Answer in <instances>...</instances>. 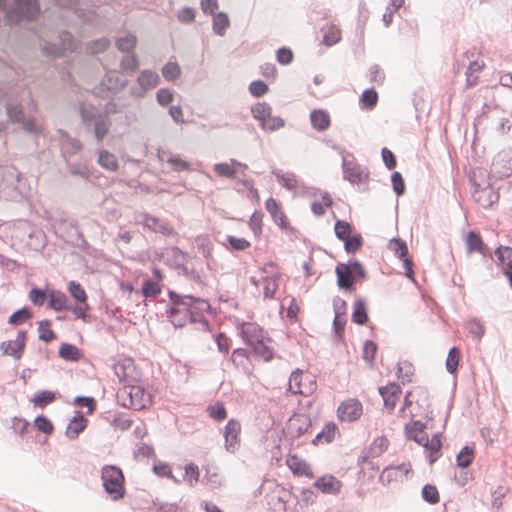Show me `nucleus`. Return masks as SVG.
Wrapping results in <instances>:
<instances>
[{
  "instance_id": "obj_9",
  "label": "nucleus",
  "mask_w": 512,
  "mask_h": 512,
  "mask_svg": "<svg viewBox=\"0 0 512 512\" xmlns=\"http://www.w3.org/2000/svg\"><path fill=\"white\" fill-rule=\"evenodd\" d=\"M312 426L311 418L304 413H295L287 421L286 434L290 438H299L309 432Z\"/></svg>"
},
{
  "instance_id": "obj_4",
  "label": "nucleus",
  "mask_w": 512,
  "mask_h": 512,
  "mask_svg": "<svg viewBox=\"0 0 512 512\" xmlns=\"http://www.w3.org/2000/svg\"><path fill=\"white\" fill-rule=\"evenodd\" d=\"M101 479L105 492L113 501L122 499L125 495L124 475L115 465H105L101 470Z\"/></svg>"
},
{
  "instance_id": "obj_30",
  "label": "nucleus",
  "mask_w": 512,
  "mask_h": 512,
  "mask_svg": "<svg viewBox=\"0 0 512 512\" xmlns=\"http://www.w3.org/2000/svg\"><path fill=\"white\" fill-rule=\"evenodd\" d=\"M97 163L105 170L114 172L118 169L117 157L108 150H100L98 153Z\"/></svg>"
},
{
  "instance_id": "obj_42",
  "label": "nucleus",
  "mask_w": 512,
  "mask_h": 512,
  "mask_svg": "<svg viewBox=\"0 0 512 512\" xmlns=\"http://www.w3.org/2000/svg\"><path fill=\"white\" fill-rule=\"evenodd\" d=\"M377 102L378 94L373 88L364 90L359 100L361 108L367 110L373 109Z\"/></svg>"
},
{
  "instance_id": "obj_52",
  "label": "nucleus",
  "mask_w": 512,
  "mask_h": 512,
  "mask_svg": "<svg viewBox=\"0 0 512 512\" xmlns=\"http://www.w3.org/2000/svg\"><path fill=\"white\" fill-rule=\"evenodd\" d=\"M459 359H460V351L456 347H452L447 355L446 358V370L453 374L457 371L458 365H459Z\"/></svg>"
},
{
  "instance_id": "obj_58",
  "label": "nucleus",
  "mask_w": 512,
  "mask_h": 512,
  "mask_svg": "<svg viewBox=\"0 0 512 512\" xmlns=\"http://www.w3.org/2000/svg\"><path fill=\"white\" fill-rule=\"evenodd\" d=\"M50 325V320L45 319L40 321L38 326L39 339L46 343L51 342L55 338V333L50 329Z\"/></svg>"
},
{
  "instance_id": "obj_33",
  "label": "nucleus",
  "mask_w": 512,
  "mask_h": 512,
  "mask_svg": "<svg viewBox=\"0 0 512 512\" xmlns=\"http://www.w3.org/2000/svg\"><path fill=\"white\" fill-rule=\"evenodd\" d=\"M352 321L359 325H364L368 321L366 301L363 298H358L354 302Z\"/></svg>"
},
{
  "instance_id": "obj_49",
  "label": "nucleus",
  "mask_w": 512,
  "mask_h": 512,
  "mask_svg": "<svg viewBox=\"0 0 512 512\" xmlns=\"http://www.w3.org/2000/svg\"><path fill=\"white\" fill-rule=\"evenodd\" d=\"M474 450L471 446H464L461 451L457 454L456 461L457 466L461 468H467L473 461Z\"/></svg>"
},
{
  "instance_id": "obj_44",
  "label": "nucleus",
  "mask_w": 512,
  "mask_h": 512,
  "mask_svg": "<svg viewBox=\"0 0 512 512\" xmlns=\"http://www.w3.org/2000/svg\"><path fill=\"white\" fill-rule=\"evenodd\" d=\"M426 425L419 420L411 421L405 425L404 431L407 439L413 440V435L416 438H420L421 435H427L424 432Z\"/></svg>"
},
{
  "instance_id": "obj_62",
  "label": "nucleus",
  "mask_w": 512,
  "mask_h": 512,
  "mask_svg": "<svg viewBox=\"0 0 512 512\" xmlns=\"http://www.w3.org/2000/svg\"><path fill=\"white\" fill-rule=\"evenodd\" d=\"M68 291L71 296L80 303H85L87 295L83 287L76 281H70L68 284Z\"/></svg>"
},
{
  "instance_id": "obj_23",
  "label": "nucleus",
  "mask_w": 512,
  "mask_h": 512,
  "mask_svg": "<svg viewBox=\"0 0 512 512\" xmlns=\"http://www.w3.org/2000/svg\"><path fill=\"white\" fill-rule=\"evenodd\" d=\"M127 83V79L123 78L117 70L106 71L101 81L102 86L113 93L121 91Z\"/></svg>"
},
{
  "instance_id": "obj_15",
  "label": "nucleus",
  "mask_w": 512,
  "mask_h": 512,
  "mask_svg": "<svg viewBox=\"0 0 512 512\" xmlns=\"http://www.w3.org/2000/svg\"><path fill=\"white\" fill-rule=\"evenodd\" d=\"M59 144L63 158L69 160L82 149V143L77 138L71 137L66 131L58 130Z\"/></svg>"
},
{
  "instance_id": "obj_1",
  "label": "nucleus",
  "mask_w": 512,
  "mask_h": 512,
  "mask_svg": "<svg viewBox=\"0 0 512 512\" xmlns=\"http://www.w3.org/2000/svg\"><path fill=\"white\" fill-rule=\"evenodd\" d=\"M29 187L20 172L13 166L0 167V197L20 201L27 196Z\"/></svg>"
},
{
  "instance_id": "obj_46",
  "label": "nucleus",
  "mask_w": 512,
  "mask_h": 512,
  "mask_svg": "<svg viewBox=\"0 0 512 512\" xmlns=\"http://www.w3.org/2000/svg\"><path fill=\"white\" fill-rule=\"evenodd\" d=\"M66 166L69 170V173L73 176L80 177L82 179H88L90 176V170L86 164L82 162H70L66 160Z\"/></svg>"
},
{
  "instance_id": "obj_34",
  "label": "nucleus",
  "mask_w": 512,
  "mask_h": 512,
  "mask_svg": "<svg viewBox=\"0 0 512 512\" xmlns=\"http://www.w3.org/2000/svg\"><path fill=\"white\" fill-rule=\"evenodd\" d=\"M336 431L337 426L333 422H329L322 428L321 431L316 434L312 440V443L314 445H318L320 443H330L335 438Z\"/></svg>"
},
{
  "instance_id": "obj_57",
  "label": "nucleus",
  "mask_w": 512,
  "mask_h": 512,
  "mask_svg": "<svg viewBox=\"0 0 512 512\" xmlns=\"http://www.w3.org/2000/svg\"><path fill=\"white\" fill-rule=\"evenodd\" d=\"M6 113L8 120L12 123L20 124L26 118L22 108L19 105L7 104Z\"/></svg>"
},
{
  "instance_id": "obj_61",
  "label": "nucleus",
  "mask_w": 512,
  "mask_h": 512,
  "mask_svg": "<svg viewBox=\"0 0 512 512\" xmlns=\"http://www.w3.org/2000/svg\"><path fill=\"white\" fill-rule=\"evenodd\" d=\"M169 255L175 267L180 268L186 263L189 258L188 254L182 251L179 247L173 246L169 250Z\"/></svg>"
},
{
  "instance_id": "obj_39",
  "label": "nucleus",
  "mask_w": 512,
  "mask_h": 512,
  "mask_svg": "<svg viewBox=\"0 0 512 512\" xmlns=\"http://www.w3.org/2000/svg\"><path fill=\"white\" fill-rule=\"evenodd\" d=\"M229 25L230 21L226 13L219 12L214 15L212 29L216 35L224 36Z\"/></svg>"
},
{
  "instance_id": "obj_6",
  "label": "nucleus",
  "mask_w": 512,
  "mask_h": 512,
  "mask_svg": "<svg viewBox=\"0 0 512 512\" xmlns=\"http://www.w3.org/2000/svg\"><path fill=\"white\" fill-rule=\"evenodd\" d=\"M39 11L38 0H14V8L6 13V18L10 24H16L23 19H34Z\"/></svg>"
},
{
  "instance_id": "obj_47",
  "label": "nucleus",
  "mask_w": 512,
  "mask_h": 512,
  "mask_svg": "<svg viewBox=\"0 0 512 512\" xmlns=\"http://www.w3.org/2000/svg\"><path fill=\"white\" fill-rule=\"evenodd\" d=\"M137 44V37L133 34H127L125 36L116 39L115 45L121 52L132 51Z\"/></svg>"
},
{
  "instance_id": "obj_20",
  "label": "nucleus",
  "mask_w": 512,
  "mask_h": 512,
  "mask_svg": "<svg viewBox=\"0 0 512 512\" xmlns=\"http://www.w3.org/2000/svg\"><path fill=\"white\" fill-rule=\"evenodd\" d=\"M413 441L429 451L428 460L430 464H433L438 459V452L442 445L439 433L434 434L431 439L428 438V435H421L419 439L413 435Z\"/></svg>"
},
{
  "instance_id": "obj_41",
  "label": "nucleus",
  "mask_w": 512,
  "mask_h": 512,
  "mask_svg": "<svg viewBox=\"0 0 512 512\" xmlns=\"http://www.w3.org/2000/svg\"><path fill=\"white\" fill-rule=\"evenodd\" d=\"M139 59L134 53H129L122 57L120 61V69L127 74L134 73L139 68Z\"/></svg>"
},
{
  "instance_id": "obj_43",
  "label": "nucleus",
  "mask_w": 512,
  "mask_h": 512,
  "mask_svg": "<svg viewBox=\"0 0 512 512\" xmlns=\"http://www.w3.org/2000/svg\"><path fill=\"white\" fill-rule=\"evenodd\" d=\"M110 46V40L106 37L94 39L86 44V52L94 55L99 54L108 49Z\"/></svg>"
},
{
  "instance_id": "obj_16",
  "label": "nucleus",
  "mask_w": 512,
  "mask_h": 512,
  "mask_svg": "<svg viewBox=\"0 0 512 512\" xmlns=\"http://www.w3.org/2000/svg\"><path fill=\"white\" fill-rule=\"evenodd\" d=\"M472 197L475 202L484 208L491 207L499 199V194L493 190L490 185L481 187L479 184L474 183V190Z\"/></svg>"
},
{
  "instance_id": "obj_64",
  "label": "nucleus",
  "mask_w": 512,
  "mask_h": 512,
  "mask_svg": "<svg viewBox=\"0 0 512 512\" xmlns=\"http://www.w3.org/2000/svg\"><path fill=\"white\" fill-rule=\"evenodd\" d=\"M498 260L512 269V248L509 246H500L495 250Z\"/></svg>"
},
{
  "instance_id": "obj_40",
  "label": "nucleus",
  "mask_w": 512,
  "mask_h": 512,
  "mask_svg": "<svg viewBox=\"0 0 512 512\" xmlns=\"http://www.w3.org/2000/svg\"><path fill=\"white\" fill-rule=\"evenodd\" d=\"M251 113L253 117L260 122L261 127L262 123L265 122L267 118L270 117L272 113V108L268 103L261 102L251 107Z\"/></svg>"
},
{
  "instance_id": "obj_55",
  "label": "nucleus",
  "mask_w": 512,
  "mask_h": 512,
  "mask_svg": "<svg viewBox=\"0 0 512 512\" xmlns=\"http://www.w3.org/2000/svg\"><path fill=\"white\" fill-rule=\"evenodd\" d=\"M251 347L253 352L262 357L265 361H270L273 358V349L264 343V339L253 344Z\"/></svg>"
},
{
  "instance_id": "obj_36",
  "label": "nucleus",
  "mask_w": 512,
  "mask_h": 512,
  "mask_svg": "<svg viewBox=\"0 0 512 512\" xmlns=\"http://www.w3.org/2000/svg\"><path fill=\"white\" fill-rule=\"evenodd\" d=\"M58 354L62 359L72 362L80 360L83 355L78 347L70 343H62L59 347Z\"/></svg>"
},
{
  "instance_id": "obj_56",
  "label": "nucleus",
  "mask_w": 512,
  "mask_h": 512,
  "mask_svg": "<svg viewBox=\"0 0 512 512\" xmlns=\"http://www.w3.org/2000/svg\"><path fill=\"white\" fill-rule=\"evenodd\" d=\"M166 161L171 166L173 171L181 172L190 170V164L187 161L181 159L178 155L169 153Z\"/></svg>"
},
{
  "instance_id": "obj_17",
  "label": "nucleus",
  "mask_w": 512,
  "mask_h": 512,
  "mask_svg": "<svg viewBox=\"0 0 512 512\" xmlns=\"http://www.w3.org/2000/svg\"><path fill=\"white\" fill-rule=\"evenodd\" d=\"M476 55H478L476 48L468 50L463 54V57L469 61V65L465 73L468 87L476 85L478 77L474 76V74L480 72L485 66L482 60L473 59Z\"/></svg>"
},
{
  "instance_id": "obj_19",
  "label": "nucleus",
  "mask_w": 512,
  "mask_h": 512,
  "mask_svg": "<svg viewBox=\"0 0 512 512\" xmlns=\"http://www.w3.org/2000/svg\"><path fill=\"white\" fill-rule=\"evenodd\" d=\"M390 248L394 251L395 255L403 261L406 276L412 279L414 274L412 269L413 262L408 258V248L406 243L399 238H393L390 241Z\"/></svg>"
},
{
  "instance_id": "obj_21",
  "label": "nucleus",
  "mask_w": 512,
  "mask_h": 512,
  "mask_svg": "<svg viewBox=\"0 0 512 512\" xmlns=\"http://www.w3.org/2000/svg\"><path fill=\"white\" fill-rule=\"evenodd\" d=\"M342 169L344 179L349 181L351 184H359L362 182L364 170L361 165L354 161L353 158L352 160H348L343 156Z\"/></svg>"
},
{
  "instance_id": "obj_12",
  "label": "nucleus",
  "mask_w": 512,
  "mask_h": 512,
  "mask_svg": "<svg viewBox=\"0 0 512 512\" xmlns=\"http://www.w3.org/2000/svg\"><path fill=\"white\" fill-rule=\"evenodd\" d=\"M362 413V404L355 398H350L341 402L337 409L339 419L347 422H354L358 420Z\"/></svg>"
},
{
  "instance_id": "obj_27",
  "label": "nucleus",
  "mask_w": 512,
  "mask_h": 512,
  "mask_svg": "<svg viewBox=\"0 0 512 512\" xmlns=\"http://www.w3.org/2000/svg\"><path fill=\"white\" fill-rule=\"evenodd\" d=\"M335 273L337 276V284L340 288L345 289L347 291L354 290L355 278L347 270V267L344 266V263H339L336 266Z\"/></svg>"
},
{
  "instance_id": "obj_51",
  "label": "nucleus",
  "mask_w": 512,
  "mask_h": 512,
  "mask_svg": "<svg viewBox=\"0 0 512 512\" xmlns=\"http://www.w3.org/2000/svg\"><path fill=\"white\" fill-rule=\"evenodd\" d=\"M421 495L423 500L429 504H436L440 500L437 487L431 484H426L423 486Z\"/></svg>"
},
{
  "instance_id": "obj_38",
  "label": "nucleus",
  "mask_w": 512,
  "mask_h": 512,
  "mask_svg": "<svg viewBox=\"0 0 512 512\" xmlns=\"http://www.w3.org/2000/svg\"><path fill=\"white\" fill-rule=\"evenodd\" d=\"M321 31L324 33L322 42L327 47L335 45L341 39L340 30L333 24L322 27Z\"/></svg>"
},
{
  "instance_id": "obj_11",
  "label": "nucleus",
  "mask_w": 512,
  "mask_h": 512,
  "mask_svg": "<svg viewBox=\"0 0 512 512\" xmlns=\"http://www.w3.org/2000/svg\"><path fill=\"white\" fill-rule=\"evenodd\" d=\"M185 298L189 300L191 308V323H201L208 329L209 321L204 317L203 313L210 310L211 306L209 302L203 298H197L189 294H185Z\"/></svg>"
},
{
  "instance_id": "obj_45",
  "label": "nucleus",
  "mask_w": 512,
  "mask_h": 512,
  "mask_svg": "<svg viewBox=\"0 0 512 512\" xmlns=\"http://www.w3.org/2000/svg\"><path fill=\"white\" fill-rule=\"evenodd\" d=\"M466 244L468 252L483 253L484 243L481 236L474 231H470L466 237Z\"/></svg>"
},
{
  "instance_id": "obj_13",
  "label": "nucleus",
  "mask_w": 512,
  "mask_h": 512,
  "mask_svg": "<svg viewBox=\"0 0 512 512\" xmlns=\"http://www.w3.org/2000/svg\"><path fill=\"white\" fill-rule=\"evenodd\" d=\"M491 172L498 178L512 175V151H502L493 159Z\"/></svg>"
},
{
  "instance_id": "obj_10",
  "label": "nucleus",
  "mask_w": 512,
  "mask_h": 512,
  "mask_svg": "<svg viewBox=\"0 0 512 512\" xmlns=\"http://www.w3.org/2000/svg\"><path fill=\"white\" fill-rule=\"evenodd\" d=\"M27 331L19 330L15 340L3 341L0 344V351L3 355L11 356L20 360L26 347Z\"/></svg>"
},
{
  "instance_id": "obj_18",
  "label": "nucleus",
  "mask_w": 512,
  "mask_h": 512,
  "mask_svg": "<svg viewBox=\"0 0 512 512\" xmlns=\"http://www.w3.org/2000/svg\"><path fill=\"white\" fill-rule=\"evenodd\" d=\"M129 404L123 403V406L130 407L136 411L144 409L150 402L149 395L141 386H131L127 392Z\"/></svg>"
},
{
  "instance_id": "obj_50",
  "label": "nucleus",
  "mask_w": 512,
  "mask_h": 512,
  "mask_svg": "<svg viewBox=\"0 0 512 512\" xmlns=\"http://www.w3.org/2000/svg\"><path fill=\"white\" fill-rule=\"evenodd\" d=\"M162 75L167 81H175L181 75V69L176 62H168L162 67Z\"/></svg>"
},
{
  "instance_id": "obj_32",
  "label": "nucleus",
  "mask_w": 512,
  "mask_h": 512,
  "mask_svg": "<svg viewBox=\"0 0 512 512\" xmlns=\"http://www.w3.org/2000/svg\"><path fill=\"white\" fill-rule=\"evenodd\" d=\"M68 298L65 293L58 290H51L49 292V308L55 311H63L68 309Z\"/></svg>"
},
{
  "instance_id": "obj_63",
  "label": "nucleus",
  "mask_w": 512,
  "mask_h": 512,
  "mask_svg": "<svg viewBox=\"0 0 512 512\" xmlns=\"http://www.w3.org/2000/svg\"><path fill=\"white\" fill-rule=\"evenodd\" d=\"M389 441L386 437L376 438L370 447V455L372 457L380 456L384 451L387 450Z\"/></svg>"
},
{
  "instance_id": "obj_59",
  "label": "nucleus",
  "mask_w": 512,
  "mask_h": 512,
  "mask_svg": "<svg viewBox=\"0 0 512 512\" xmlns=\"http://www.w3.org/2000/svg\"><path fill=\"white\" fill-rule=\"evenodd\" d=\"M55 400V393L47 390L39 391L35 394L33 398V402L35 406L45 407L46 405L52 403Z\"/></svg>"
},
{
  "instance_id": "obj_35",
  "label": "nucleus",
  "mask_w": 512,
  "mask_h": 512,
  "mask_svg": "<svg viewBox=\"0 0 512 512\" xmlns=\"http://www.w3.org/2000/svg\"><path fill=\"white\" fill-rule=\"evenodd\" d=\"M317 192H319L321 195L322 203L314 201L311 204V211L315 216L321 217L325 214V207L332 206L333 200L331 195L327 191L321 192L320 190H316V192H314L313 195H317Z\"/></svg>"
},
{
  "instance_id": "obj_14",
  "label": "nucleus",
  "mask_w": 512,
  "mask_h": 512,
  "mask_svg": "<svg viewBox=\"0 0 512 512\" xmlns=\"http://www.w3.org/2000/svg\"><path fill=\"white\" fill-rule=\"evenodd\" d=\"M265 207H266V210L271 215L275 224H277L281 230L285 231L286 233L294 232V228H292L289 225L287 217L282 212L280 205L276 199H274L273 197L268 198L266 200Z\"/></svg>"
},
{
  "instance_id": "obj_53",
  "label": "nucleus",
  "mask_w": 512,
  "mask_h": 512,
  "mask_svg": "<svg viewBox=\"0 0 512 512\" xmlns=\"http://www.w3.org/2000/svg\"><path fill=\"white\" fill-rule=\"evenodd\" d=\"M32 314L27 307H22L10 315L8 323L11 325H21L31 318Z\"/></svg>"
},
{
  "instance_id": "obj_5",
  "label": "nucleus",
  "mask_w": 512,
  "mask_h": 512,
  "mask_svg": "<svg viewBox=\"0 0 512 512\" xmlns=\"http://www.w3.org/2000/svg\"><path fill=\"white\" fill-rule=\"evenodd\" d=\"M39 37L43 41V44H41L42 53L53 58L61 57L67 50L74 52L78 47L72 34L66 30H62L58 33L57 38L59 40V44L46 41L42 34H40Z\"/></svg>"
},
{
  "instance_id": "obj_37",
  "label": "nucleus",
  "mask_w": 512,
  "mask_h": 512,
  "mask_svg": "<svg viewBox=\"0 0 512 512\" xmlns=\"http://www.w3.org/2000/svg\"><path fill=\"white\" fill-rule=\"evenodd\" d=\"M412 471L411 464L409 462L407 463H401L396 466H388L386 467L382 474L381 478H383L385 475L387 476L388 481H391L393 479H397L398 474L407 476Z\"/></svg>"
},
{
  "instance_id": "obj_24",
  "label": "nucleus",
  "mask_w": 512,
  "mask_h": 512,
  "mask_svg": "<svg viewBox=\"0 0 512 512\" xmlns=\"http://www.w3.org/2000/svg\"><path fill=\"white\" fill-rule=\"evenodd\" d=\"M314 486L323 493L337 494L340 492L342 482L332 475H325L318 478Z\"/></svg>"
},
{
  "instance_id": "obj_60",
  "label": "nucleus",
  "mask_w": 512,
  "mask_h": 512,
  "mask_svg": "<svg viewBox=\"0 0 512 512\" xmlns=\"http://www.w3.org/2000/svg\"><path fill=\"white\" fill-rule=\"evenodd\" d=\"M344 249L347 253H355L363 245V238L360 234L349 236L344 241Z\"/></svg>"
},
{
  "instance_id": "obj_26",
  "label": "nucleus",
  "mask_w": 512,
  "mask_h": 512,
  "mask_svg": "<svg viewBox=\"0 0 512 512\" xmlns=\"http://www.w3.org/2000/svg\"><path fill=\"white\" fill-rule=\"evenodd\" d=\"M241 336L249 346L264 339L262 328L253 323H244L242 325Z\"/></svg>"
},
{
  "instance_id": "obj_2",
  "label": "nucleus",
  "mask_w": 512,
  "mask_h": 512,
  "mask_svg": "<svg viewBox=\"0 0 512 512\" xmlns=\"http://www.w3.org/2000/svg\"><path fill=\"white\" fill-rule=\"evenodd\" d=\"M100 112L91 104L81 103L79 107L80 117L87 131H92L97 143L100 144L107 136L112 126V121L108 113Z\"/></svg>"
},
{
  "instance_id": "obj_3",
  "label": "nucleus",
  "mask_w": 512,
  "mask_h": 512,
  "mask_svg": "<svg viewBox=\"0 0 512 512\" xmlns=\"http://www.w3.org/2000/svg\"><path fill=\"white\" fill-rule=\"evenodd\" d=\"M169 304L166 310L167 318L177 328L184 327L188 322L191 323V308L189 300L185 294H178L175 291L168 290Z\"/></svg>"
},
{
  "instance_id": "obj_31",
  "label": "nucleus",
  "mask_w": 512,
  "mask_h": 512,
  "mask_svg": "<svg viewBox=\"0 0 512 512\" xmlns=\"http://www.w3.org/2000/svg\"><path fill=\"white\" fill-rule=\"evenodd\" d=\"M272 174L275 176L278 183L291 191L297 188L298 179L297 176L293 172H282L281 170H273Z\"/></svg>"
},
{
  "instance_id": "obj_25",
  "label": "nucleus",
  "mask_w": 512,
  "mask_h": 512,
  "mask_svg": "<svg viewBox=\"0 0 512 512\" xmlns=\"http://www.w3.org/2000/svg\"><path fill=\"white\" fill-rule=\"evenodd\" d=\"M379 393L383 398L386 408L393 410L396 406L398 396L401 394V388L398 384L392 383L379 388Z\"/></svg>"
},
{
  "instance_id": "obj_8",
  "label": "nucleus",
  "mask_w": 512,
  "mask_h": 512,
  "mask_svg": "<svg viewBox=\"0 0 512 512\" xmlns=\"http://www.w3.org/2000/svg\"><path fill=\"white\" fill-rule=\"evenodd\" d=\"M135 222L154 233H160L166 237L176 236L177 234L167 220L157 218L146 212L136 213Z\"/></svg>"
},
{
  "instance_id": "obj_29",
  "label": "nucleus",
  "mask_w": 512,
  "mask_h": 512,
  "mask_svg": "<svg viewBox=\"0 0 512 512\" xmlns=\"http://www.w3.org/2000/svg\"><path fill=\"white\" fill-rule=\"evenodd\" d=\"M311 125L317 131H325L330 126V116L324 110H313L310 114Z\"/></svg>"
},
{
  "instance_id": "obj_7",
  "label": "nucleus",
  "mask_w": 512,
  "mask_h": 512,
  "mask_svg": "<svg viewBox=\"0 0 512 512\" xmlns=\"http://www.w3.org/2000/svg\"><path fill=\"white\" fill-rule=\"evenodd\" d=\"M160 84V76L151 69L140 71L136 79V85L130 87L129 94L135 99H142L147 92L156 88Z\"/></svg>"
},
{
  "instance_id": "obj_28",
  "label": "nucleus",
  "mask_w": 512,
  "mask_h": 512,
  "mask_svg": "<svg viewBox=\"0 0 512 512\" xmlns=\"http://www.w3.org/2000/svg\"><path fill=\"white\" fill-rule=\"evenodd\" d=\"M87 419L81 414L77 412V416H75L66 428V436L70 439H76L79 434L86 428Z\"/></svg>"
},
{
  "instance_id": "obj_22",
  "label": "nucleus",
  "mask_w": 512,
  "mask_h": 512,
  "mask_svg": "<svg viewBox=\"0 0 512 512\" xmlns=\"http://www.w3.org/2000/svg\"><path fill=\"white\" fill-rule=\"evenodd\" d=\"M240 423L231 419L224 428L225 447L228 451H235L239 446Z\"/></svg>"
},
{
  "instance_id": "obj_54",
  "label": "nucleus",
  "mask_w": 512,
  "mask_h": 512,
  "mask_svg": "<svg viewBox=\"0 0 512 512\" xmlns=\"http://www.w3.org/2000/svg\"><path fill=\"white\" fill-rule=\"evenodd\" d=\"M213 170L220 177H226V178L232 179L236 175L235 166H233L232 164L226 163V162L214 164Z\"/></svg>"
},
{
  "instance_id": "obj_48",
  "label": "nucleus",
  "mask_w": 512,
  "mask_h": 512,
  "mask_svg": "<svg viewBox=\"0 0 512 512\" xmlns=\"http://www.w3.org/2000/svg\"><path fill=\"white\" fill-rule=\"evenodd\" d=\"M414 374V367L408 361L399 362L397 364V377L402 383L411 382V378Z\"/></svg>"
}]
</instances>
